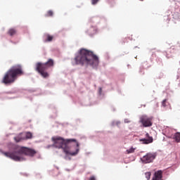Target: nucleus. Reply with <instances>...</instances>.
Here are the masks:
<instances>
[{"instance_id":"nucleus-1","label":"nucleus","mask_w":180,"mask_h":180,"mask_svg":"<svg viewBox=\"0 0 180 180\" xmlns=\"http://www.w3.org/2000/svg\"><path fill=\"white\" fill-rule=\"evenodd\" d=\"M0 146H2V143L0 142ZM8 151H5L0 148L1 154H3L7 158L13 160L15 162H23L26 161V158L23 155H30L33 157L36 154L34 148H29L26 146H22L16 144H11L7 146Z\"/></svg>"},{"instance_id":"nucleus-2","label":"nucleus","mask_w":180,"mask_h":180,"mask_svg":"<svg viewBox=\"0 0 180 180\" xmlns=\"http://www.w3.org/2000/svg\"><path fill=\"white\" fill-rule=\"evenodd\" d=\"M74 60L75 65L81 67L86 65V67H91L94 70H98L99 67V56L85 48H81L75 53Z\"/></svg>"},{"instance_id":"nucleus-3","label":"nucleus","mask_w":180,"mask_h":180,"mask_svg":"<svg viewBox=\"0 0 180 180\" xmlns=\"http://www.w3.org/2000/svg\"><path fill=\"white\" fill-rule=\"evenodd\" d=\"M79 142L75 138L66 139L63 146L60 148L65 155V160L71 161V157L78 155L79 153Z\"/></svg>"},{"instance_id":"nucleus-4","label":"nucleus","mask_w":180,"mask_h":180,"mask_svg":"<svg viewBox=\"0 0 180 180\" xmlns=\"http://www.w3.org/2000/svg\"><path fill=\"white\" fill-rule=\"evenodd\" d=\"M25 74L22 65H15L12 66L4 75L1 81L6 86H11L18 79V77H22Z\"/></svg>"},{"instance_id":"nucleus-5","label":"nucleus","mask_w":180,"mask_h":180,"mask_svg":"<svg viewBox=\"0 0 180 180\" xmlns=\"http://www.w3.org/2000/svg\"><path fill=\"white\" fill-rule=\"evenodd\" d=\"M89 23H92L94 25L93 26L96 27L98 26V27H101V29H104V27L108 26V18L105 16H94L89 20Z\"/></svg>"},{"instance_id":"nucleus-6","label":"nucleus","mask_w":180,"mask_h":180,"mask_svg":"<svg viewBox=\"0 0 180 180\" xmlns=\"http://www.w3.org/2000/svg\"><path fill=\"white\" fill-rule=\"evenodd\" d=\"M67 139H65L63 136H55L51 138V141L53 143V144L48 145L45 147V148H57L58 150H61L63 148V146H64L65 141Z\"/></svg>"},{"instance_id":"nucleus-7","label":"nucleus","mask_w":180,"mask_h":180,"mask_svg":"<svg viewBox=\"0 0 180 180\" xmlns=\"http://www.w3.org/2000/svg\"><path fill=\"white\" fill-rule=\"evenodd\" d=\"M156 157V153H148L146 155L141 158V160L142 162H144V164H150V162H153L154 160H155Z\"/></svg>"},{"instance_id":"nucleus-8","label":"nucleus","mask_w":180,"mask_h":180,"mask_svg":"<svg viewBox=\"0 0 180 180\" xmlns=\"http://www.w3.org/2000/svg\"><path fill=\"white\" fill-rule=\"evenodd\" d=\"M35 65L49 70L50 67L54 66V60H53L52 58H49L46 62L45 63L38 62L36 63Z\"/></svg>"},{"instance_id":"nucleus-9","label":"nucleus","mask_w":180,"mask_h":180,"mask_svg":"<svg viewBox=\"0 0 180 180\" xmlns=\"http://www.w3.org/2000/svg\"><path fill=\"white\" fill-rule=\"evenodd\" d=\"M35 70L37 71L38 74L45 79L50 77V74L47 72V69L46 68H43L35 65Z\"/></svg>"},{"instance_id":"nucleus-10","label":"nucleus","mask_w":180,"mask_h":180,"mask_svg":"<svg viewBox=\"0 0 180 180\" xmlns=\"http://www.w3.org/2000/svg\"><path fill=\"white\" fill-rule=\"evenodd\" d=\"M153 118L143 116L141 118V122L143 127H151L153 126Z\"/></svg>"},{"instance_id":"nucleus-11","label":"nucleus","mask_w":180,"mask_h":180,"mask_svg":"<svg viewBox=\"0 0 180 180\" xmlns=\"http://www.w3.org/2000/svg\"><path fill=\"white\" fill-rule=\"evenodd\" d=\"M86 34H88L89 37H94V35L98 33V27L94 26V25H90L89 29L85 31Z\"/></svg>"},{"instance_id":"nucleus-12","label":"nucleus","mask_w":180,"mask_h":180,"mask_svg":"<svg viewBox=\"0 0 180 180\" xmlns=\"http://www.w3.org/2000/svg\"><path fill=\"white\" fill-rule=\"evenodd\" d=\"M4 94H6L7 95H15L16 94H23V89H19L18 87H14L8 91H4Z\"/></svg>"},{"instance_id":"nucleus-13","label":"nucleus","mask_w":180,"mask_h":180,"mask_svg":"<svg viewBox=\"0 0 180 180\" xmlns=\"http://www.w3.org/2000/svg\"><path fill=\"white\" fill-rule=\"evenodd\" d=\"M42 39L44 43H50L51 41H53V39H54V37L49 33H44Z\"/></svg>"},{"instance_id":"nucleus-14","label":"nucleus","mask_w":180,"mask_h":180,"mask_svg":"<svg viewBox=\"0 0 180 180\" xmlns=\"http://www.w3.org/2000/svg\"><path fill=\"white\" fill-rule=\"evenodd\" d=\"M146 137L148 139H140V141H143V144H150V143H153V136H150V134H148V133H147Z\"/></svg>"},{"instance_id":"nucleus-15","label":"nucleus","mask_w":180,"mask_h":180,"mask_svg":"<svg viewBox=\"0 0 180 180\" xmlns=\"http://www.w3.org/2000/svg\"><path fill=\"white\" fill-rule=\"evenodd\" d=\"M152 180H162V172L158 170L155 172L154 177Z\"/></svg>"},{"instance_id":"nucleus-16","label":"nucleus","mask_w":180,"mask_h":180,"mask_svg":"<svg viewBox=\"0 0 180 180\" xmlns=\"http://www.w3.org/2000/svg\"><path fill=\"white\" fill-rule=\"evenodd\" d=\"M14 141L16 143H20V141H25V138L23 137V132L20 133L16 136L14 137Z\"/></svg>"},{"instance_id":"nucleus-17","label":"nucleus","mask_w":180,"mask_h":180,"mask_svg":"<svg viewBox=\"0 0 180 180\" xmlns=\"http://www.w3.org/2000/svg\"><path fill=\"white\" fill-rule=\"evenodd\" d=\"M27 91L30 92V94H33V92H38V94H34V96H39V95H41V89H27Z\"/></svg>"},{"instance_id":"nucleus-18","label":"nucleus","mask_w":180,"mask_h":180,"mask_svg":"<svg viewBox=\"0 0 180 180\" xmlns=\"http://www.w3.org/2000/svg\"><path fill=\"white\" fill-rule=\"evenodd\" d=\"M22 136L24 137V140H30L31 139H33V134L30 131H27L23 133Z\"/></svg>"},{"instance_id":"nucleus-19","label":"nucleus","mask_w":180,"mask_h":180,"mask_svg":"<svg viewBox=\"0 0 180 180\" xmlns=\"http://www.w3.org/2000/svg\"><path fill=\"white\" fill-rule=\"evenodd\" d=\"M174 140L176 143H180V132H176L174 135Z\"/></svg>"},{"instance_id":"nucleus-20","label":"nucleus","mask_w":180,"mask_h":180,"mask_svg":"<svg viewBox=\"0 0 180 180\" xmlns=\"http://www.w3.org/2000/svg\"><path fill=\"white\" fill-rule=\"evenodd\" d=\"M8 34H9V36H11V37H12L16 34V30H15V28H11L10 30H8Z\"/></svg>"},{"instance_id":"nucleus-21","label":"nucleus","mask_w":180,"mask_h":180,"mask_svg":"<svg viewBox=\"0 0 180 180\" xmlns=\"http://www.w3.org/2000/svg\"><path fill=\"white\" fill-rule=\"evenodd\" d=\"M102 87L98 88V99H103L104 94H102Z\"/></svg>"},{"instance_id":"nucleus-22","label":"nucleus","mask_w":180,"mask_h":180,"mask_svg":"<svg viewBox=\"0 0 180 180\" xmlns=\"http://www.w3.org/2000/svg\"><path fill=\"white\" fill-rule=\"evenodd\" d=\"M34 151L36 152L33 156H30V155H27V157H34V155H36V158H37L38 160H41V155L40 153H37V151H36L34 150Z\"/></svg>"},{"instance_id":"nucleus-23","label":"nucleus","mask_w":180,"mask_h":180,"mask_svg":"<svg viewBox=\"0 0 180 180\" xmlns=\"http://www.w3.org/2000/svg\"><path fill=\"white\" fill-rule=\"evenodd\" d=\"M116 0H106V2L109 4V5L112 7L115 6Z\"/></svg>"},{"instance_id":"nucleus-24","label":"nucleus","mask_w":180,"mask_h":180,"mask_svg":"<svg viewBox=\"0 0 180 180\" xmlns=\"http://www.w3.org/2000/svg\"><path fill=\"white\" fill-rule=\"evenodd\" d=\"M134 150H136V148L131 147L129 149L127 150V153L131 154V153H134Z\"/></svg>"},{"instance_id":"nucleus-25","label":"nucleus","mask_w":180,"mask_h":180,"mask_svg":"<svg viewBox=\"0 0 180 180\" xmlns=\"http://www.w3.org/2000/svg\"><path fill=\"white\" fill-rule=\"evenodd\" d=\"M145 176L147 180H150V179L151 178V172H146Z\"/></svg>"},{"instance_id":"nucleus-26","label":"nucleus","mask_w":180,"mask_h":180,"mask_svg":"<svg viewBox=\"0 0 180 180\" xmlns=\"http://www.w3.org/2000/svg\"><path fill=\"white\" fill-rule=\"evenodd\" d=\"M54 15V13L53 11L49 10L48 11L47 13L45 15V16L49 17V16H53Z\"/></svg>"},{"instance_id":"nucleus-27","label":"nucleus","mask_w":180,"mask_h":180,"mask_svg":"<svg viewBox=\"0 0 180 180\" xmlns=\"http://www.w3.org/2000/svg\"><path fill=\"white\" fill-rule=\"evenodd\" d=\"M104 57H105V59L107 60V61H109V60H110V55L108 52H106L104 54Z\"/></svg>"},{"instance_id":"nucleus-28","label":"nucleus","mask_w":180,"mask_h":180,"mask_svg":"<svg viewBox=\"0 0 180 180\" xmlns=\"http://www.w3.org/2000/svg\"><path fill=\"white\" fill-rule=\"evenodd\" d=\"M127 40H132V38L130 37H125L122 39V43L124 44V43H127Z\"/></svg>"},{"instance_id":"nucleus-29","label":"nucleus","mask_w":180,"mask_h":180,"mask_svg":"<svg viewBox=\"0 0 180 180\" xmlns=\"http://www.w3.org/2000/svg\"><path fill=\"white\" fill-rule=\"evenodd\" d=\"M101 0H91V5H98V2H99Z\"/></svg>"},{"instance_id":"nucleus-30","label":"nucleus","mask_w":180,"mask_h":180,"mask_svg":"<svg viewBox=\"0 0 180 180\" xmlns=\"http://www.w3.org/2000/svg\"><path fill=\"white\" fill-rule=\"evenodd\" d=\"M73 103H77L79 101V98L78 97H75V98H72Z\"/></svg>"},{"instance_id":"nucleus-31","label":"nucleus","mask_w":180,"mask_h":180,"mask_svg":"<svg viewBox=\"0 0 180 180\" xmlns=\"http://www.w3.org/2000/svg\"><path fill=\"white\" fill-rule=\"evenodd\" d=\"M162 106H163V108H166V106H167V99H165V100L162 101Z\"/></svg>"},{"instance_id":"nucleus-32","label":"nucleus","mask_w":180,"mask_h":180,"mask_svg":"<svg viewBox=\"0 0 180 180\" xmlns=\"http://www.w3.org/2000/svg\"><path fill=\"white\" fill-rule=\"evenodd\" d=\"M22 30L24 33H29V30L27 29V27H23Z\"/></svg>"},{"instance_id":"nucleus-33","label":"nucleus","mask_w":180,"mask_h":180,"mask_svg":"<svg viewBox=\"0 0 180 180\" xmlns=\"http://www.w3.org/2000/svg\"><path fill=\"white\" fill-rule=\"evenodd\" d=\"M10 43H12L13 44H18V43H19V39H17L16 41L11 39Z\"/></svg>"},{"instance_id":"nucleus-34","label":"nucleus","mask_w":180,"mask_h":180,"mask_svg":"<svg viewBox=\"0 0 180 180\" xmlns=\"http://www.w3.org/2000/svg\"><path fill=\"white\" fill-rule=\"evenodd\" d=\"M99 104V101H95L94 103L90 104V106H92L94 105H98Z\"/></svg>"},{"instance_id":"nucleus-35","label":"nucleus","mask_w":180,"mask_h":180,"mask_svg":"<svg viewBox=\"0 0 180 180\" xmlns=\"http://www.w3.org/2000/svg\"><path fill=\"white\" fill-rule=\"evenodd\" d=\"M49 108L50 109H56V106H55L54 105H53V104L49 105Z\"/></svg>"},{"instance_id":"nucleus-36","label":"nucleus","mask_w":180,"mask_h":180,"mask_svg":"<svg viewBox=\"0 0 180 180\" xmlns=\"http://www.w3.org/2000/svg\"><path fill=\"white\" fill-rule=\"evenodd\" d=\"M16 98H18V96H14V97H6V99H16Z\"/></svg>"},{"instance_id":"nucleus-37","label":"nucleus","mask_w":180,"mask_h":180,"mask_svg":"<svg viewBox=\"0 0 180 180\" xmlns=\"http://www.w3.org/2000/svg\"><path fill=\"white\" fill-rule=\"evenodd\" d=\"M20 175H22V176H29V174L27 173H20Z\"/></svg>"},{"instance_id":"nucleus-38","label":"nucleus","mask_w":180,"mask_h":180,"mask_svg":"<svg viewBox=\"0 0 180 180\" xmlns=\"http://www.w3.org/2000/svg\"><path fill=\"white\" fill-rule=\"evenodd\" d=\"M89 180H96V177H95V176H91Z\"/></svg>"},{"instance_id":"nucleus-39","label":"nucleus","mask_w":180,"mask_h":180,"mask_svg":"<svg viewBox=\"0 0 180 180\" xmlns=\"http://www.w3.org/2000/svg\"><path fill=\"white\" fill-rule=\"evenodd\" d=\"M110 126L113 127V126H116V122L115 121H112L110 124Z\"/></svg>"},{"instance_id":"nucleus-40","label":"nucleus","mask_w":180,"mask_h":180,"mask_svg":"<svg viewBox=\"0 0 180 180\" xmlns=\"http://www.w3.org/2000/svg\"><path fill=\"white\" fill-rule=\"evenodd\" d=\"M100 134L98 135V137H103L105 136V134L103 132H99Z\"/></svg>"},{"instance_id":"nucleus-41","label":"nucleus","mask_w":180,"mask_h":180,"mask_svg":"<svg viewBox=\"0 0 180 180\" xmlns=\"http://www.w3.org/2000/svg\"><path fill=\"white\" fill-rule=\"evenodd\" d=\"M124 123H130V121L129 120V119H124Z\"/></svg>"},{"instance_id":"nucleus-42","label":"nucleus","mask_w":180,"mask_h":180,"mask_svg":"<svg viewBox=\"0 0 180 180\" xmlns=\"http://www.w3.org/2000/svg\"><path fill=\"white\" fill-rule=\"evenodd\" d=\"M22 75H25V77H29L30 75V73H25Z\"/></svg>"},{"instance_id":"nucleus-43","label":"nucleus","mask_w":180,"mask_h":180,"mask_svg":"<svg viewBox=\"0 0 180 180\" xmlns=\"http://www.w3.org/2000/svg\"><path fill=\"white\" fill-rule=\"evenodd\" d=\"M3 94H5V93H4V92H0V99H2V95H3Z\"/></svg>"},{"instance_id":"nucleus-44","label":"nucleus","mask_w":180,"mask_h":180,"mask_svg":"<svg viewBox=\"0 0 180 180\" xmlns=\"http://www.w3.org/2000/svg\"><path fill=\"white\" fill-rule=\"evenodd\" d=\"M115 124H116V126H119V124H120V121H117Z\"/></svg>"},{"instance_id":"nucleus-45","label":"nucleus","mask_w":180,"mask_h":180,"mask_svg":"<svg viewBox=\"0 0 180 180\" xmlns=\"http://www.w3.org/2000/svg\"><path fill=\"white\" fill-rule=\"evenodd\" d=\"M37 178H41V174H37Z\"/></svg>"},{"instance_id":"nucleus-46","label":"nucleus","mask_w":180,"mask_h":180,"mask_svg":"<svg viewBox=\"0 0 180 180\" xmlns=\"http://www.w3.org/2000/svg\"><path fill=\"white\" fill-rule=\"evenodd\" d=\"M50 119H56V117L53 116V115H51L50 116Z\"/></svg>"},{"instance_id":"nucleus-47","label":"nucleus","mask_w":180,"mask_h":180,"mask_svg":"<svg viewBox=\"0 0 180 180\" xmlns=\"http://www.w3.org/2000/svg\"><path fill=\"white\" fill-rule=\"evenodd\" d=\"M28 98V99H30V101H31V102H32V101H33V98H32V97H27Z\"/></svg>"},{"instance_id":"nucleus-48","label":"nucleus","mask_w":180,"mask_h":180,"mask_svg":"<svg viewBox=\"0 0 180 180\" xmlns=\"http://www.w3.org/2000/svg\"><path fill=\"white\" fill-rule=\"evenodd\" d=\"M54 167H55V168H56V169H60V168L58 167V166H56V165H54Z\"/></svg>"},{"instance_id":"nucleus-49","label":"nucleus","mask_w":180,"mask_h":180,"mask_svg":"<svg viewBox=\"0 0 180 180\" xmlns=\"http://www.w3.org/2000/svg\"><path fill=\"white\" fill-rule=\"evenodd\" d=\"M112 112H116V109L115 108H112Z\"/></svg>"},{"instance_id":"nucleus-50","label":"nucleus","mask_w":180,"mask_h":180,"mask_svg":"<svg viewBox=\"0 0 180 180\" xmlns=\"http://www.w3.org/2000/svg\"><path fill=\"white\" fill-rule=\"evenodd\" d=\"M117 91H118L119 94L122 93V91L120 89H118Z\"/></svg>"},{"instance_id":"nucleus-51","label":"nucleus","mask_w":180,"mask_h":180,"mask_svg":"<svg viewBox=\"0 0 180 180\" xmlns=\"http://www.w3.org/2000/svg\"><path fill=\"white\" fill-rule=\"evenodd\" d=\"M135 160H136V158L134 157V158H132V161H135Z\"/></svg>"},{"instance_id":"nucleus-52","label":"nucleus","mask_w":180,"mask_h":180,"mask_svg":"<svg viewBox=\"0 0 180 180\" xmlns=\"http://www.w3.org/2000/svg\"><path fill=\"white\" fill-rule=\"evenodd\" d=\"M127 67H128V68H129L130 67V65H129V64H128V65H127Z\"/></svg>"}]
</instances>
